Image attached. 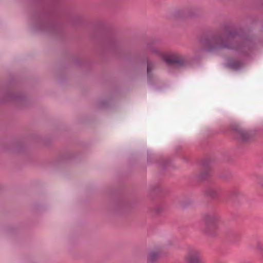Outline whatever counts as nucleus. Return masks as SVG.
<instances>
[{
	"instance_id": "nucleus-1",
	"label": "nucleus",
	"mask_w": 263,
	"mask_h": 263,
	"mask_svg": "<svg viewBox=\"0 0 263 263\" xmlns=\"http://www.w3.org/2000/svg\"><path fill=\"white\" fill-rule=\"evenodd\" d=\"M158 54L167 63H179L182 61L181 56L175 52L164 53L157 51Z\"/></svg>"
},
{
	"instance_id": "nucleus-2",
	"label": "nucleus",
	"mask_w": 263,
	"mask_h": 263,
	"mask_svg": "<svg viewBox=\"0 0 263 263\" xmlns=\"http://www.w3.org/2000/svg\"><path fill=\"white\" fill-rule=\"evenodd\" d=\"M185 263H202L199 251L195 249H190L184 256Z\"/></svg>"
},
{
	"instance_id": "nucleus-3",
	"label": "nucleus",
	"mask_w": 263,
	"mask_h": 263,
	"mask_svg": "<svg viewBox=\"0 0 263 263\" xmlns=\"http://www.w3.org/2000/svg\"><path fill=\"white\" fill-rule=\"evenodd\" d=\"M231 42V40L229 37L225 39L221 36H219L214 41L215 45L211 49L220 48H234V46L229 45Z\"/></svg>"
},
{
	"instance_id": "nucleus-4",
	"label": "nucleus",
	"mask_w": 263,
	"mask_h": 263,
	"mask_svg": "<svg viewBox=\"0 0 263 263\" xmlns=\"http://www.w3.org/2000/svg\"><path fill=\"white\" fill-rule=\"evenodd\" d=\"M229 66L233 69H237L242 66V63L237 60H231L228 63Z\"/></svg>"
},
{
	"instance_id": "nucleus-5",
	"label": "nucleus",
	"mask_w": 263,
	"mask_h": 263,
	"mask_svg": "<svg viewBox=\"0 0 263 263\" xmlns=\"http://www.w3.org/2000/svg\"><path fill=\"white\" fill-rule=\"evenodd\" d=\"M219 221V218L217 216H212L209 218L207 222L209 224L215 225Z\"/></svg>"
},
{
	"instance_id": "nucleus-6",
	"label": "nucleus",
	"mask_w": 263,
	"mask_h": 263,
	"mask_svg": "<svg viewBox=\"0 0 263 263\" xmlns=\"http://www.w3.org/2000/svg\"><path fill=\"white\" fill-rule=\"evenodd\" d=\"M157 253L154 252H151L148 255V260L149 261H153L157 257Z\"/></svg>"
},
{
	"instance_id": "nucleus-7",
	"label": "nucleus",
	"mask_w": 263,
	"mask_h": 263,
	"mask_svg": "<svg viewBox=\"0 0 263 263\" xmlns=\"http://www.w3.org/2000/svg\"><path fill=\"white\" fill-rule=\"evenodd\" d=\"M151 69H152L151 65L150 64H148L147 65V74L148 75L150 74Z\"/></svg>"
},
{
	"instance_id": "nucleus-8",
	"label": "nucleus",
	"mask_w": 263,
	"mask_h": 263,
	"mask_svg": "<svg viewBox=\"0 0 263 263\" xmlns=\"http://www.w3.org/2000/svg\"><path fill=\"white\" fill-rule=\"evenodd\" d=\"M246 135H247V134L246 133H241L242 140H246L247 139V137H246V136H245Z\"/></svg>"
},
{
	"instance_id": "nucleus-9",
	"label": "nucleus",
	"mask_w": 263,
	"mask_h": 263,
	"mask_svg": "<svg viewBox=\"0 0 263 263\" xmlns=\"http://www.w3.org/2000/svg\"><path fill=\"white\" fill-rule=\"evenodd\" d=\"M209 194L211 195V196H213L214 195V193H212V189H210L209 191Z\"/></svg>"
}]
</instances>
